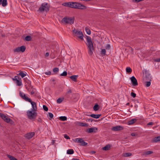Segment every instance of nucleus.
<instances>
[{
    "label": "nucleus",
    "instance_id": "16",
    "mask_svg": "<svg viewBox=\"0 0 160 160\" xmlns=\"http://www.w3.org/2000/svg\"><path fill=\"white\" fill-rule=\"evenodd\" d=\"M152 78L150 74L146 73V76L144 78V81H151Z\"/></svg>",
    "mask_w": 160,
    "mask_h": 160
},
{
    "label": "nucleus",
    "instance_id": "6",
    "mask_svg": "<svg viewBox=\"0 0 160 160\" xmlns=\"http://www.w3.org/2000/svg\"><path fill=\"white\" fill-rule=\"evenodd\" d=\"M62 22L66 24H72L74 23V20L71 17L68 18L64 17L62 20Z\"/></svg>",
    "mask_w": 160,
    "mask_h": 160
},
{
    "label": "nucleus",
    "instance_id": "57",
    "mask_svg": "<svg viewBox=\"0 0 160 160\" xmlns=\"http://www.w3.org/2000/svg\"><path fill=\"white\" fill-rule=\"evenodd\" d=\"M72 160H80L78 159H72Z\"/></svg>",
    "mask_w": 160,
    "mask_h": 160
},
{
    "label": "nucleus",
    "instance_id": "33",
    "mask_svg": "<svg viewBox=\"0 0 160 160\" xmlns=\"http://www.w3.org/2000/svg\"><path fill=\"white\" fill-rule=\"evenodd\" d=\"M7 157L10 159V160H18L16 158L14 157L13 156H11L9 155H8Z\"/></svg>",
    "mask_w": 160,
    "mask_h": 160
},
{
    "label": "nucleus",
    "instance_id": "4",
    "mask_svg": "<svg viewBox=\"0 0 160 160\" xmlns=\"http://www.w3.org/2000/svg\"><path fill=\"white\" fill-rule=\"evenodd\" d=\"M28 118L30 120L34 119L36 118L37 114L36 111L33 110H28L27 112Z\"/></svg>",
    "mask_w": 160,
    "mask_h": 160
},
{
    "label": "nucleus",
    "instance_id": "30",
    "mask_svg": "<svg viewBox=\"0 0 160 160\" xmlns=\"http://www.w3.org/2000/svg\"><path fill=\"white\" fill-rule=\"evenodd\" d=\"M151 81H145V86L147 87H149L151 85Z\"/></svg>",
    "mask_w": 160,
    "mask_h": 160
},
{
    "label": "nucleus",
    "instance_id": "17",
    "mask_svg": "<svg viewBox=\"0 0 160 160\" xmlns=\"http://www.w3.org/2000/svg\"><path fill=\"white\" fill-rule=\"evenodd\" d=\"M97 130V128L96 127L90 128L88 129V132L89 133L96 132Z\"/></svg>",
    "mask_w": 160,
    "mask_h": 160
},
{
    "label": "nucleus",
    "instance_id": "43",
    "mask_svg": "<svg viewBox=\"0 0 160 160\" xmlns=\"http://www.w3.org/2000/svg\"><path fill=\"white\" fill-rule=\"evenodd\" d=\"M106 51L105 49H102L101 51V54L104 55L106 54Z\"/></svg>",
    "mask_w": 160,
    "mask_h": 160
},
{
    "label": "nucleus",
    "instance_id": "10",
    "mask_svg": "<svg viewBox=\"0 0 160 160\" xmlns=\"http://www.w3.org/2000/svg\"><path fill=\"white\" fill-rule=\"evenodd\" d=\"M35 134L34 132H30L25 135V137L29 139L31 138Z\"/></svg>",
    "mask_w": 160,
    "mask_h": 160
},
{
    "label": "nucleus",
    "instance_id": "58",
    "mask_svg": "<svg viewBox=\"0 0 160 160\" xmlns=\"http://www.w3.org/2000/svg\"><path fill=\"white\" fill-rule=\"evenodd\" d=\"M130 103H127V104H126V105H129Z\"/></svg>",
    "mask_w": 160,
    "mask_h": 160
},
{
    "label": "nucleus",
    "instance_id": "56",
    "mask_svg": "<svg viewBox=\"0 0 160 160\" xmlns=\"http://www.w3.org/2000/svg\"><path fill=\"white\" fill-rule=\"evenodd\" d=\"M55 140H52V145L54 144V143H55Z\"/></svg>",
    "mask_w": 160,
    "mask_h": 160
},
{
    "label": "nucleus",
    "instance_id": "5",
    "mask_svg": "<svg viewBox=\"0 0 160 160\" xmlns=\"http://www.w3.org/2000/svg\"><path fill=\"white\" fill-rule=\"evenodd\" d=\"M0 116L4 121L7 123H10L11 124L13 123L11 119L4 114L0 113Z\"/></svg>",
    "mask_w": 160,
    "mask_h": 160
},
{
    "label": "nucleus",
    "instance_id": "28",
    "mask_svg": "<svg viewBox=\"0 0 160 160\" xmlns=\"http://www.w3.org/2000/svg\"><path fill=\"white\" fill-rule=\"evenodd\" d=\"M19 48L20 52H24L25 51L26 48L24 46H22L19 47Z\"/></svg>",
    "mask_w": 160,
    "mask_h": 160
},
{
    "label": "nucleus",
    "instance_id": "7",
    "mask_svg": "<svg viewBox=\"0 0 160 160\" xmlns=\"http://www.w3.org/2000/svg\"><path fill=\"white\" fill-rule=\"evenodd\" d=\"M73 141L75 142L80 143V145L81 146H86L88 144V143L85 142L84 140L81 138H76Z\"/></svg>",
    "mask_w": 160,
    "mask_h": 160
},
{
    "label": "nucleus",
    "instance_id": "19",
    "mask_svg": "<svg viewBox=\"0 0 160 160\" xmlns=\"http://www.w3.org/2000/svg\"><path fill=\"white\" fill-rule=\"evenodd\" d=\"M7 0H0V5L2 4L3 7H5L7 5Z\"/></svg>",
    "mask_w": 160,
    "mask_h": 160
},
{
    "label": "nucleus",
    "instance_id": "8",
    "mask_svg": "<svg viewBox=\"0 0 160 160\" xmlns=\"http://www.w3.org/2000/svg\"><path fill=\"white\" fill-rule=\"evenodd\" d=\"M13 80L16 81V83L17 85L21 86L22 85L21 78H20L18 76H15L13 78Z\"/></svg>",
    "mask_w": 160,
    "mask_h": 160
},
{
    "label": "nucleus",
    "instance_id": "48",
    "mask_svg": "<svg viewBox=\"0 0 160 160\" xmlns=\"http://www.w3.org/2000/svg\"><path fill=\"white\" fill-rule=\"evenodd\" d=\"M46 75H50L51 74V72L50 71L46 72H45Z\"/></svg>",
    "mask_w": 160,
    "mask_h": 160
},
{
    "label": "nucleus",
    "instance_id": "25",
    "mask_svg": "<svg viewBox=\"0 0 160 160\" xmlns=\"http://www.w3.org/2000/svg\"><path fill=\"white\" fill-rule=\"evenodd\" d=\"M110 149V146L109 144L106 145L105 146L102 148V150L105 151H107Z\"/></svg>",
    "mask_w": 160,
    "mask_h": 160
},
{
    "label": "nucleus",
    "instance_id": "18",
    "mask_svg": "<svg viewBox=\"0 0 160 160\" xmlns=\"http://www.w3.org/2000/svg\"><path fill=\"white\" fill-rule=\"evenodd\" d=\"M153 152L152 151H146L143 152V155L144 156H147L153 153Z\"/></svg>",
    "mask_w": 160,
    "mask_h": 160
},
{
    "label": "nucleus",
    "instance_id": "23",
    "mask_svg": "<svg viewBox=\"0 0 160 160\" xmlns=\"http://www.w3.org/2000/svg\"><path fill=\"white\" fill-rule=\"evenodd\" d=\"M78 77V75H73L70 76V78L71 79H72L73 81L74 82H76L77 79Z\"/></svg>",
    "mask_w": 160,
    "mask_h": 160
},
{
    "label": "nucleus",
    "instance_id": "12",
    "mask_svg": "<svg viewBox=\"0 0 160 160\" xmlns=\"http://www.w3.org/2000/svg\"><path fill=\"white\" fill-rule=\"evenodd\" d=\"M75 124L78 126L86 127L88 126V124L86 123L80 122L78 121H77L75 122Z\"/></svg>",
    "mask_w": 160,
    "mask_h": 160
},
{
    "label": "nucleus",
    "instance_id": "22",
    "mask_svg": "<svg viewBox=\"0 0 160 160\" xmlns=\"http://www.w3.org/2000/svg\"><path fill=\"white\" fill-rule=\"evenodd\" d=\"M101 115V114H92L89 115V116L98 119L99 118Z\"/></svg>",
    "mask_w": 160,
    "mask_h": 160
},
{
    "label": "nucleus",
    "instance_id": "44",
    "mask_svg": "<svg viewBox=\"0 0 160 160\" xmlns=\"http://www.w3.org/2000/svg\"><path fill=\"white\" fill-rule=\"evenodd\" d=\"M43 109L46 111H47L48 110V107L45 105H43Z\"/></svg>",
    "mask_w": 160,
    "mask_h": 160
},
{
    "label": "nucleus",
    "instance_id": "27",
    "mask_svg": "<svg viewBox=\"0 0 160 160\" xmlns=\"http://www.w3.org/2000/svg\"><path fill=\"white\" fill-rule=\"evenodd\" d=\"M72 91L71 89L69 90L66 93V97L67 98L70 97V95L72 93Z\"/></svg>",
    "mask_w": 160,
    "mask_h": 160
},
{
    "label": "nucleus",
    "instance_id": "45",
    "mask_svg": "<svg viewBox=\"0 0 160 160\" xmlns=\"http://www.w3.org/2000/svg\"><path fill=\"white\" fill-rule=\"evenodd\" d=\"M105 48L107 50H109L110 48V45L109 44H107L105 47Z\"/></svg>",
    "mask_w": 160,
    "mask_h": 160
},
{
    "label": "nucleus",
    "instance_id": "53",
    "mask_svg": "<svg viewBox=\"0 0 160 160\" xmlns=\"http://www.w3.org/2000/svg\"><path fill=\"white\" fill-rule=\"evenodd\" d=\"M49 55V53L48 52H46L45 54V56L46 57H47Z\"/></svg>",
    "mask_w": 160,
    "mask_h": 160
},
{
    "label": "nucleus",
    "instance_id": "13",
    "mask_svg": "<svg viewBox=\"0 0 160 160\" xmlns=\"http://www.w3.org/2000/svg\"><path fill=\"white\" fill-rule=\"evenodd\" d=\"M123 129V128L122 126H117L113 127L112 129V130L114 131H118L122 130Z\"/></svg>",
    "mask_w": 160,
    "mask_h": 160
},
{
    "label": "nucleus",
    "instance_id": "36",
    "mask_svg": "<svg viewBox=\"0 0 160 160\" xmlns=\"http://www.w3.org/2000/svg\"><path fill=\"white\" fill-rule=\"evenodd\" d=\"M31 39L32 38L30 36H27L25 38V40L26 41H30L31 40Z\"/></svg>",
    "mask_w": 160,
    "mask_h": 160
},
{
    "label": "nucleus",
    "instance_id": "38",
    "mask_svg": "<svg viewBox=\"0 0 160 160\" xmlns=\"http://www.w3.org/2000/svg\"><path fill=\"white\" fill-rule=\"evenodd\" d=\"M19 75L21 76L23 78L26 76V75L25 73H24L22 72H21L19 73Z\"/></svg>",
    "mask_w": 160,
    "mask_h": 160
},
{
    "label": "nucleus",
    "instance_id": "32",
    "mask_svg": "<svg viewBox=\"0 0 160 160\" xmlns=\"http://www.w3.org/2000/svg\"><path fill=\"white\" fill-rule=\"evenodd\" d=\"M99 108V105L98 104H96L93 107V109L94 111H97L98 110Z\"/></svg>",
    "mask_w": 160,
    "mask_h": 160
},
{
    "label": "nucleus",
    "instance_id": "9",
    "mask_svg": "<svg viewBox=\"0 0 160 160\" xmlns=\"http://www.w3.org/2000/svg\"><path fill=\"white\" fill-rule=\"evenodd\" d=\"M28 102H30L32 105V110L36 111L37 109L36 103L34 102H32L31 99H28Z\"/></svg>",
    "mask_w": 160,
    "mask_h": 160
},
{
    "label": "nucleus",
    "instance_id": "29",
    "mask_svg": "<svg viewBox=\"0 0 160 160\" xmlns=\"http://www.w3.org/2000/svg\"><path fill=\"white\" fill-rule=\"evenodd\" d=\"M74 153V151L72 149L67 150V153L68 154H72Z\"/></svg>",
    "mask_w": 160,
    "mask_h": 160
},
{
    "label": "nucleus",
    "instance_id": "49",
    "mask_svg": "<svg viewBox=\"0 0 160 160\" xmlns=\"http://www.w3.org/2000/svg\"><path fill=\"white\" fill-rule=\"evenodd\" d=\"M154 61L155 62H160V58L155 59L154 60Z\"/></svg>",
    "mask_w": 160,
    "mask_h": 160
},
{
    "label": "nucleus",
    "instance_id": "21",
    "mask_svg": "<svg viewBox=\"0 0 160 160\" xmlns=\"http://www.w3.org/2000/svg\"><path fill=\"white\" fill-rule=\"evenodd\" d=\"M137 121V119L136 118H133L131 120L129 121L128 122V125H131L133 124Z\"/></svg>",
    "mask_w": 160,
    "mask_h": 160
},
{
    "label": "nucleus",
    "instance_id": "26",
    "mask_svg": "<svg viewBox=\"0 0 160 160\" xmlns=\"http://www.w3.org/2000/svg\"><path fill=\"white\" fill-rule=\"evenodd\" d=\"M153 142H158L160 141V136H158L156 137H155L153 139Z\"/></svg>",
    "mask_w": 160,
    "mask_h": 160
},
{
    "label": "nucleus",
    "instance_id": "40",
    "mask_svg": "<svg viewBox=\"0 0 160 160\" xmlns=\"http://www.w3.org/2000/svg\"><path fill=\"white\" fill-rule=\"evenodd\" d=\"M62 100H63L62 99L59 98L57 99V102L58 103H60L62 102Z\"/></svg>",
    "mask_w": 160,
    "mask_h": 160
},
{
    "label": "nucleus",
    "instance_id": "31",
    "mask_svg": "<svg viewBox=\"0 0 160 160\" xmlns=\"http://www.w3.org/2000/svg\"><path fill=\"white\" fill-rule=\"evenodd\" d=\"M59 119L62 121H65L67 120V118L66 116H61L59 117Z\"/></svg>",
    "mask_w": 160,
    "mask_h": 160
},
{
    "label": "nucleus",
    "instance_id": "52",
    "mask_svg": "<svg viewBox=\"0 0 160 160\" xmlns=\"http://www.w3.org/2000/svg\"><path fill=\"white\" fill-rule=\"evenodd\" d=\"M131 136H135L136 135V134L135 133H132L131 134Z\"/></svg>",
    "mask_w": 160,
    "mask_h": 160
},
{
    "label": "nucleus",
    "instance_id": "34",
    "mask_svg": "<svg viewBox=\"0 0 160 160\" xmlns=\"http://www.w3.org/2000/svg\"><path fill=\"white\" fill-rule=\"evenodd\" d=\"M85 31L88 34L90 35L91 34V31L87 27L85 28Z\"/></svg>",
    "mask_w": 160,
    "mask_h": 160
},
{
    "label": "nucleus",
    "instance_id": "35",
    "mask_svg": "<svg viewBox=\"0 0 160 160\" xmlns=\"http://www.w3.org/2000/svg\"><path fill=\"white\" fill-rule=\"evenodd\" d=\"M126 72L128 73H131L132 71V69L129 67H127L126 68Z\"/></svg>",
    "mask_w": 160,
    "mask_h": 160
},
{
    "label": "nucleus",
    "instance_id": "20",
    "mask_svg": "<svg viewBox=\"0 0 160 160\" xmlns=\"http://www.w3.org/2000/svg\"><path fill=\"white\" fill-rule=\"evenodd\" d=\"M72 2H69L63 3L62 4V5L65 7H68L71 8Z\"/></svg>",
    "mask_w": 160,
    "mask_h": 160
},
{
    "label": "nucleus",
    "instance_id": "1",
    "mask_svg": "<svg viewBox=\"0 0 160 160\" xmlns=\"http://www.w3.org/2000/svg\"><path fill=\"white\" fill-rule=\"evenodd\" d=\"M86 44L88 47V53L89 55H92L94 51L93 44L91 38L89 36H86Z\"/></svg>",
    "mask_w": 160,
    "mask_h": 160
},
{
    "label": "nucleus",
    "instance_id": "2",
    "mask_svg": "<svg viewBox=\"0 0 160 160\" xmlns=\"http://www.w3.org/2000/svg\"><path fill=\"white\" fill-rule=\"evenodd\" d=\"M71 8L83 9L86 8V6L79 3L76 2H72L71 6Z\"/></svg>",
    "mask_w": 160,
    "mask_h": 160
},
{
    "label": "nucleus",
    "instance_id": "42",
    "mask_svg": "<svg viewBox=\"0 0 160 160\" xmlns=\"http://www.w3.org/2000/svg\"><path fill=\"white\" fill-rule=\"evenodd\" d=\"M48 116L49 117L50 119H51L53 118V114L51 112H48Z\"/></svg>",
    "mask_w": 160,
    "mask_h": 160
},
{
    "label": "nucleus",
    "instance_id": "39",
    "mask_svg": "<svg viewBox=\"0 0 160 160\" xmlns=\"http://www.w3.org/2000/svg\"><path fill=\"white\" fill-rule=\"evenodd\" d=\"M67 73L66 71H64V72H63L62 73L60 74V76H67Z\"/></svg>",
    "mask_w": 160,
    "mask_h": 160
},
{
    "label": "nucleus",
    "instance_id": "54",
    "mask_svg": "<svg viewBox=\"0 0 160 160\" xmlns=\"http://www.w3.org/2000/svg\"><path fill=\"white\" fill-rule=\"evenodd\" d=\"M95 152H96L95 151H92L90 153H91L92 154H93L95 153Z\"/></svg>",
    "mask_w": 160,
    "mask_h": 160
},
{
    "label": "nucleus",
    "instance_id": "41",
    "mask_svg": "<svg viewBox=\"0 0 160 160\" xmlns=\"http://www.w3.org/2000/svg\"><path fill=\"white\" fill-rule=\"evenodd\" d=\"M59 71V69L58 68H55L53 69V71L54 72H58Z\"/></svg>",
    "mask_w": 160,
    "mask_h": 160
},
{
    "label": "nucleus",
    "instance_id": "3",
    "mask_svg": "<svg viewBox=\"0 0 160 160\" xmlns=\"http://www.w3.org/2000/svg\"><path fill=\"white\" fill-rule=\"evenodd\" d=\"M50 6L47 3H42L39 8V10L41 12H47L49 10Z\"/></svg>",
    "mask_w": 160,
    "mask_h": 160
},
{
    "label": "nucleus",
    "instance_id": "37",
    "mask_svg": "<svg viewBox=\"0 0 160 160\" xmlns=\"http://www.w3.org/2000/svg\"><path fill=\"white\" fill-rule=\"evenodd\" d=\"M13 51L14 52H20L19 47H18L14 49Z\"/></svg>",
    "mask_w": 160,
    "mask_h": 160
},
{
    "label": "nucleus",
    "instance_id": "11",
    "mask_svg": "<svg viewBox=\"0 0 160 160\" xmlns=\"http://www.w3.org/2000/svg\"><path fill=\"white\" fill-rule=\"evenodd\" d=\"M130 79L133 86H136L138 85L137 80L134 76H132Z\"/></svg>",
    "mask_w": 160,
    "mask_h": 160
},
{
    "label": "nucleus",
    "instance_id": "55",
    "mask_svg": "<svg viewBox=\"0 0 160 160\" xmlns=\"http://www.w3.org/2000/svg\"><path fill=\"white\" fill-rule=\"evenodd\" d=\"M34 93H35V92H34V91H32L31 92V94H32V95H33V94H34Z\"/></svg>",
    "mask_w": 160,
    "mask_h": 160
},
{
    "label": "nucleus",
    "instance_id": "14",
    "mask_svg": "<svg viewBox=\"0 0 160 160\" xmlns=\"http://www.w3.org/2000/svg\"><path fill=\"white\" fill-rule=\"evenodd\" d=\"M19 94L21 97L26 101L28 102V99H30L28 97L26 96L25 94L21 92H20Z\"/></svg>",
    "mask_w": 160,
    "mask_h": 160
},
{
    "label": "nucleus",
    "instance_id": "15",
    "mask_svg": "<svg viewBox=\"0 0 160 160\" xmlns=\"http://www.w3.org/2000/svg\"><path fill=\"white\" fill-rule=\"evenodd\" d=\"M78 37L80 39L83 40V35L82 32L80 31H78V32L76 34Z\"/></svg>",
    "mask_w": 160,
    "mask_h": 160
},
{
    "label": "nucleus",
    "instance_id": "50",
    "mask_svg": "<svg viewBox=\"0 0 160 160\" xmlns=\"http://www.w3.org/2000/svg\"><path fill=\"white\" fill-rule=\"evenodd\" d=\"M73 32L74 33L76 34L78 32V31H77L74 29V30H73Z\"/></svg>",
    "mask_w": 160,
    "mask_h": 160
},
{
    "label": "nucleus",
    "instance_id": "46",
    "mask_svg": "<svg viewBox=\"0 0 160 160\" xmlns=\"http://www.w3.org/2000/svg\"><path fill=\"white\" fill-rule=\"evenodd\" d=\"M131 96L133 98H134L136 97V94L133 92H131Z\"/></svg>",
    "mask_w": 160,
    "mask_h": 160
},
{
    "label": "nucleus",
    "instance_id": "51",
    "mask_svg": "<svg viewBox=\"0 0 160 160\" xmlns=\"http://www.w3.org/2000/svg\"><path fill=\"white\" fill-rule=\"evenodd\" d=\"M153 123L152 122H149V123H148V124H147V125H152L153 124Z\"/></svg>",
    "mask_w": 160,
    "mask_h": 160
},
{
    "label": "nucleus",
    "instance_id": "24",
    "mask_svg": "<svg viewBox=\"0 0 160 160\" xmlns=\"http://www.w3.org/2000/svg\"><path fill=\"white\" fill-rule=\"evenodd\" d=\"M132 155V153L129 152L123 153L122 154V156L125 157H128L131 156Z\"/></svg>",
    "mask_w": 160,
    "mask_h": 160
},
{
    "label": "nucleus",
    "instance_id": "47",
    "mask_svg": "<svg viewBox=\"0 0 160 160\" xmlns=\"http://www.w3.org/2000/svg\"><path fill=\"white\" fill-rule=\"evenodd\" d=\"M64 138L67 139H69L70 138L66 134H65L64 135Z\"/></svg>",
    "mask_w": 160,
    "mask_h": 160
}]
</instances>
